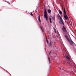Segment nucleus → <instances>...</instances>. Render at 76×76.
Wrapping results in <instances>:
<instances>
[{"label":"nucleus","mask_w":76,"mask_h":76,"mask_svg":"<svg viewBox=\"0 0 76 76\" xmlns=\"http://www.w3.org/2000/svg\"><path fill=\"white\" fill-rule=\"evenodd\" d=\"M38 20L39 21V22H41V20L40 19V16H39L38 18Z\"/></svg>","instance_id":"9b49d317"},{"label":"nucleus","mask_w":76,"mask_h":76,"mask_svg":"<svg viewBox=\"0 0 76 76\" xmlns=\"http://www.w3.org/2000/svg\"><path fill=\"white\" fill-rule=\"evenodd\" d=\"M56 29H55V33H56V34H57V32H56Z\"/></svg>","instance_id":"4be33fe9"},{"label":"nucleus","mask_w":76,"mask_h":76,"mask_svg":"<svg viewBox=\"0 0 76 76\" xmlns=\"http://www.w3.org/2000/svg\"><path fill=\"white\" fill-rule=\"evenodd\" d=\"M51 53V51H50V52L49 53V54H50Z\"/></svg>","instance_id":"5701e85b"},{"label":"nucleus","mask_w":76,"mask_h":76,"mask_svg":"<svg viewBox=\"0 0 76 76\" xmlns=\"http://www.w3.org/2000/svg\"><path fill=\"white\" fill-rule=\"evenodd\" d=\"M64 18L67 20V15H66V10H65V8H64Z\"/></svg>","instance_id":"7ed1b4c3"},{"label":"nucleus","mask_w":76,"mask_h":76,"mask_svg":"<svg viewBox=\"0 0 76 76\" xmlns=\"http://www.w3.org/2000/svg\"><path fill=\"white\" fill-rule=\"evenodd\" d=\"M48 60L49 63H50L51 60L50 59V58L49 57H48Z\"/></svg>","instance_id":"f8f14e48"},{"label":"nucleus","mask_w":76,"mask_h":76,"mask_svg":"<svg viewBox=\"0 0 76 76\" xmlns=\"http://www.w3.org/2000/svg\"><path fill=\"white\" fill-rule=\"evenodd\" d=\"M45 38H46V40L47 42L48 43V40L47 39V36L45 37Z\"/></svg>","instance_id":"4468645a"},{"label":"nucleus","mask_w":76,"mask_h":76,"mask_svg":"<svg viewBox=\"0 0 76 76\" xmlns=\"http://www.w3.org/2000/svg\"><path fill=\"white\" fill-rule=\"evenodd\" d=\"M48 13H50L51 12V10H50V9H48Z\"/></svg>","instance_id":"1a4fd4ad"},{"label":"nucleus","mask_w":76,"mask_h":76,"mask_svg":"<svg viewBox=\"0 0 76 76\" xmlns=\"http://www.w3.org/2000/svg\"><path fill=\"white\" fill-rule=\"evenodd\" d=\"M59 12L60 15H61V14H62V12L61 10H59Z\"/></svg>","instance_id":"ddd939ff"},{"label":"nucleus","mask_w":76,"mask_h":76,"mask_svg":"<svg viewBox=\"0 0 76 76\" xmlns=\"http://www.w3.org/2000/svg\"><path fill=\"white\" fill-rule=\"evenodd\" d=\"M53 42H50V46L51 47H53Z\"/></svg>","instance_id":"6e6552de"},{"label":"nucleus","mask_w":76,"mask_h":76,"mask_svg":"<svg viewBox=\"0 0 76 76\" xmlns=\"http://www.w3.org/2000/svg\"><path fill=\"white\" fill-rule=\"evenodd\" d=\"M73 37H74V38H75V36H74L72 35Z\"/></svg>","instance_id":"b1692460"},{"label":"nucleus","mask_w":76,"mask_h":76,"mask_svg":"<svg viewBox=\"0 0 76 76\" xmlns=\"http://www.w3.org/2000/svg\"><path fill=\"white\" fill-rule=\"evenodd\" d=\"M44 19H46L47 21H48V16H47V15H44Z\"/></svg>","instance_id":"39448f33"},{"label":"nucleus","mask_w":76,"mask_h":76,"mask_svg":"<svg viewBox=\"0 0 76 76\" xmlns=\"http://www.w3.org/2000/svg\"><path fill=\"white\" fill-rule=\"evenodd\" d=\"M64 58H66V59H67V54H66L67 53L66 51V50L64 49Z\"/></svg>","instance_id":"f03ea898"},{"label":"nucleus","mask_w":76,"mask_h":76,"mask_svg":"<svg viewBox=\"0 0 76 76\" xmlns=\"http://www.w3.org/2000/svg\"><path fill=\"white\" fill-rule=\"evenodd\" d=\"M67 24H69V25H71V24H70V20H69V18H68V17L67 16Z\"/></svg>","instance_id":"20e7f679"},{"label":"nucleus","mask_w":76,"mask_h":76,"mask_svg":"<svg viewBox=\"0 0 76 76\" xmlns=\"http://www.w3.org/2000/svg\"><path fill=\"white\" fill-rule=\"evenodd\" d=\"M62 30L63 32H65L67 31V30H66V28L64 26H63V28H62Z\"/></svg>","instance_id":"423d86ee"},{"label":"nucleus","mask_w":76,"mask_h":76,"mask_svg":"<svg viewBox=\"0 0 76 76\" xmlns=\"http://www.w3.org/2000/svg\"><path fill=\"white\" fill-rule=\"evenodd\" d=\"M40 28H41V29L42 31L43 32H44V31L43 30V29H42V27H40Z\"/></svg>","instance_id":"6ab92c4d"},{"label":"nucleus","mask_w":76,"mask_h":76,"mask_svg":"<svg viewBox=\"0 0 76 76\" xmlns=\"http://www.w3.org/2000/svg\"><path fill=\"white\" fill-rule=\"evenodd\" d=\"M57 17H58V18H61V17H60V15H59V14L58 15Z\"/></svg>","instance_id":"a211bd4d"},{"label":"nucleus","mask_w":76,"mask_h":76,"mask_svg":"<svg viewBox=\"0 0 76 76\" xmlns=\"http://www.w3.org/2000/svg\"><path fill=\"white\" fill-rule=\"evenodd\" d=\"M57 64H58V63H57Z\"/></svg>","instance_id":"bb28decb"},{"label":"nucleus","mask_w":76,"mask_h":76,"mask_svg":"<svg viewBox=\"0 0 76 76\" xmlns=\"http://www.w3.org/2000/svg\"><path fill=\"white\" fill-rule=\"evenodd\" d=\"M67 59H68L69 60H70V58H69L68 56H67Z\"/></svg>","instance_id":"2eb2a0df"},{"label":"nucleus","mask_w":76,"mask_h":76,"mask_svg":"<svg viewBox=\"0 0 76 76\" xmlns=\"http://www.w3.org/2000/svg\"><path fill=\"white\" fill-rule=\"evenodd\" d=\"M62 71H63V72H64L65 71V70H64V69H62Z\"/></svg>","instance_id":"412c9836"},{"label":"nucleus","mask_w":76,"mask_h":76,"mask_svg":"<svg viewBox=\"0 0 76 76\" xmlns=\"http://www.w3.org/2000/svg\"><path fill=\"white\" fill-rule=\"evenodd\" d=\"M68 34L69 35L70 38L69 39V36L68 35H67V40L69 42V43L70 44H71V45H73L74 44V42H73L72 41V39H71V37H70V36L69 34Z\"/></svg>","instance_id":"f257e3e1"},{"label":"nucleus","mask_w":76,"mask_h":76,"mask_svg":"<svg viewBox=\"0 0 76 76\" xmlns=\"http://www.w3.org/2000/svg\"><path fill=\"white\" fill-rule=\"evenodd\" d=\"M44 15H47V10L45 9H44Z\"/></svg>","instance_id":"0eeeda50"},{"label":"nucleus","mask_w":76,"mask_h":76,"mask_svg":"<svg viewBox=\"0 0 76 76\" xmlns=\"http://www.w3.org/2000/svg\"><path fill=\"white\" fill-rule=\"evenodd\" d=\"M74 44H75V45H76V44H75V43H74Z\"/></svg>","instance_id":"393cba45"},{"label":"nucleus","mask_w":76,"mask_h":76,"mask_svg":"<svg viewBox=\"0 0 76 76\" xmlns=\"http://www.w3.org/2000/svg\"><path fill=\"white\" fill-rule=\"evenodd\" d=\"M30 15H31V16H33V14H32V12L30 13Z\"/></svg>","instance_id":"aec40b11"},{"label":"nucleus","mask_w":76,"mask_h":76,"mask_svg":"<svg viewBox=\"0 0 76 76\" xmlns=\"http://www.w3.org/2000/svg\"><path fill=\"white\" fill-rule=\"evenodd\" d=\"M49 19H50V23H52V22H51V19L50 18H49Z\"/></svg>","instance_id":"f3484780"},{"label":"nucleus","mask_w":76,"mask_h":76,"mask_svg":"<svg viewBox=\"0 0 76 76\" xmlns=\"http://www.w3.org/2000/svg\"><path fill=\"white\" fill-rule=\"evenodd\" d=\"M64 37L66 38V39H67V34H64Z\"/></svg>","instance_id":"dca6fc26"},{"label":"nucleus","mask_w":76,"mask_h":76,"mask_svg":"<svg viewBox=\"0 0 76 76\" xmlns=\"http://www.w3.org/2000/svg\"><path fill=\"white\" fill-rule=\"evenodd\" d=\"M60 22L61 24H63V25H64V23L63 22V20H61L60 21Z\"/></svg>","instance_id":"9d476101"},{"label":"nucleus","mask_w":76,"mask_h":76,"mask_svg":"<svg viewBox=\"0 0 76 76\" xmlns=\"http://www.w3.org/2000/svg\"><path fill=\"white\" fill-rule=\"evenodd\" d=\"M74 44H75V45H76V44H75V43H74Z\"/></svg>","instance_id":"a878e982"}]
</instances>
